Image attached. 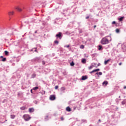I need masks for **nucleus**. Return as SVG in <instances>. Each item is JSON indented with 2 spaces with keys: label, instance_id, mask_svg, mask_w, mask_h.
<instances>
[{
  "label": "nucleus",
  "instance_id": "37998d69",
  "mask_svg": "<svg viewBox=\"0 0 126 126\" xmlns=\"http://www.w3.org/2000/svg\"><path fill=\"white\" fill-rule=\"evenodd\" d=\"M64 47L65 48H69V45H65Z\"/></svg>",
  "mask_w": 126,
  "mask_h": 126
},
{
  "label": "nucleus",
  "instance_id": "680f3d73",
  "mask_svg": "<svg viewBox=\"0 0 126 126\" xmlns=\"http://www.w3.org/2000/svg\"><path fill=\"white\" fill-rule=\"evenodd\" d=\"M89 126H93V125H90Z\"/></svg>",
  "mask_w": 126,
  "mask_h": 126
},
{
  "label": "nucleus",
  "instance_id": "09e8293b",
  "mask_svg": "<svg viewBox=\"0 0 126 126\" xmlns=\"http://www.w3.org/2000/svg\"><path fill=\"white\" fill-rule=\"evenodd\" d=\"M5 122H7V120H6L4 122H1V124H4V123H5Z\"/></svg>",
  "mask_w": 126,
  "mask_h": 126
},
{
  "label": "nucleus",
  "instance_id": "a211bd4d",
  "mask_svg": "<svg viewBox=\"0 0 126 126\" xmlns=\"http://www.w3.org/2000/svg\"><path fill=\"white\" fill-rule=\"evenodd\" d=\"M98 50L101 51L102 50L103 46L102 45H98Z\"/></svg>",
  "mask_w": 126,
  "mask_h": 126
},
{
  "label": "nucleus",
  "instance_id": "864d4df0",
  "mask_svg": "<svg viewBox=\"0 0 126 126\" xmlns=\"http://www.w3.org/2000/svg\"><path fill=\"white\" fill-rule=\"evenodd\" d=\"M100 64H100V63H98L97 64V66H99V65H100Z\"/></svg>",
  "mask_w": 126,
  "mask_h": 126
},
{
  "label": "nucleus",
  "instance_id": "c9c22d12",
  "mask_svg": "<svg viewBox=\"0 0 126 126\" xmlns=\"http://www.w3.org/2000/svg\"><path fill=\"white\" fill-rule=\"evenodd\" d=\"M101 118H102V119H105V114L102 115H101Z\"/></svg>",
  "mask_w": 126,
  "mask_h": 126
},
{
  "label": "nucleus",
  "instance_id": "a18cd8bd",
  "mask_svg": "<svg viewBox=\"0 0 126 126\" xmlns=\"http://www.w3.org/2000/svg\"><path fill=\"white\" fill-rule=\"evenodd\" d=\"M82 122H83V123H86V120H82Z\"/></svg>",
  "mask_w": 126,
  "mask_h": 126
},
{
  "label": "nucleus",
  "instance_id": "13d9d810",
  "mask_svg": "<svg viewBox=\"0 0 126 126\" xmlns=\"http://www.w3.org/2000/svg\"><path fill=\"white\" fill-rule=\"evenodd\" d=\"M96 26L94 25V28H96Z\"/></svg>",
  "mask_w": 126,
  "mask_h": 126
},
{
  "label": "nucleus",
  "instance_id": "8fccbe9b",
  "mask_svg": "<svg viewBox=\"0 0 126 126\" xmlns=\"http://www.w3.org/2000/svg\"><path fill=\"white\" fill-rule=\"evenodd\" d=\"M90 11L91 12H92L93 11V9H91L90 10Z\"/></svg>",
  "mask_w": 126,
  "mask_h": 126
},
{
  "label": "nucleus",
  "instance_id": "6e6d98bb",
  "mask_svg": "<svg viewBox=\"0 0 126 126\" xmlns=\"http://www.w3.org/2000/svg\"><path fill=\"white\" fill-rule=\"evenodd\" d=\"M119 65H122V63H119Z\"/></svg>",
  "mask_w": 126,
  "mask_h": 126
},
{
  "label": "nucleus",
  "instance_id": "7ed1b4c3",
  "mask_svg": "<svg viewBox=\"0 0 126 126\" xmlns=\"http://www.w3.org/2000/svg\"><path fill=\"white\" fill-rule=\"evenodd\" d=\"M23 118H24L25 121H26V122H28V121H29V120H30V119H31V118L30 117L29 115H24Z\"/></svg>",
  "mask_w": 126,
  "mask_h": 126
},
{
  "label": "nucleus",
  "instance_id": "338daca9",
  "mask_svg": "<svg viewBox=\"0 0 126 126\" xmlns=\"http://www.w3.org/2000/svg\"><path fill=\"white\" fill-rule=\"evenodd\" d=\"M34 67H37V66H35Z\"/></svg>",
  "mask_w": 126,
  "mask_h": 126
},
{
  "label": "nucleus",
  "instance_id": "c03bdc74",
  "mask_svg": "<svg viewBox=\"0 0 126 126\" xmlns=\"http://www.w3.org/2000/svg\"><path fill=\"white\" fill-rule=\"evenodd\" d=\"M79 33H82L83 32L82 30H79Z\"/></svg>",
  "mask_w": 126,
  "mask_h": 126
},
{
  "label": "nucleus",
  "instance_id": "20e7f679",
  "mask_svg": "<svg viewBox=\"0 0 126 126\" xmlns=\"http://www.w3.org/2000/svg\"><path fill=\"white\" fill-rule=\"evenodd\" d=\"M32 62H37V63H40V57H36L35 58L32 59Z\"/></svg>",
  "mask_w": 126,
  "mask_h": 126
},
{
  "label": "nucleus",
  "instance_id": "f8f14e48",
  "mask_svg": "<svg viewBox=\"0 0 126 126\" xmlns=\"http://www.w3.org/2000/svg\"><path fill=\"white\" fill-rule=\"evenodd\" d=\"M95 74H96V75H98V76H99V75H102V74H103V73H102V72H97L95 73Z\"/></svg>",
  "mask_w": 126,
  "mask_h": 126
},
{
  "label": "nucleus",
  "instance_id": "bb28decb",
  "mask_svg": "<svg viewBox=\"0 0 126 126\" xmlns=\"http://www.w3.org/2000/svg\"><path fill=\"white\" fill-rule=\"evenodd\" d=\"M70 65L71 66H73L74 65V62H72L71 63H70Z\"/></svg>",
  "mask_w": 126,
  "mask_h": 126
},
{
  "label": "nucleus",
  "instance_id": "2f4dec72",
  "mask_svg": "<svg viewBox=\"0 0 126 126\" xmlns=\"http://www.w3.org/2000/svg\"><path fill=\"white\" fill-rule=\"evenodd\" d=\"M41 94L42 95H45V94H46V92L44 91H42V92H41Z\"/></svg>",
  "mask_w": 126,
  "mask_h": 126
},
{
  "label": "nucleus",
  "instance_id": "aec40b11",
  "mask_svg": "<svg viewBox=\"0 0 126 126\" xmlns=\"http://www.w3.org/2000/svg\"><path fill=\"white\" fill-rule=\"evenodd\" d=\"M65 90V88L63 87L61 88V91L63 92V91H64Z\"/></svg>",
  "mask_w": 126,
  "mask_h": 126
},
{
  "label": "nucleus",
  "instance_id": "49530a36",
  "mask_svg": "<svg viewBox=\"0 0 126 126\" xmlns=\"http://www.w3.org/2000/svg\"><path fill=\"white\" fill-rule=\"evenodd\" d=\"M42 64H45V63H46V62H45V61H42Z\"/></svg>",
  "mask_w": 126,
  "mask_h": 126
},
{
  "label": "nucleus",
  "instance_id": "5fc2aeb1",
  "mask_svg": "<svg viewBox=\"0 0 126 126\" xmlns=\"http://www.w3.org/2000/svg\"><path fill=\"white\" fill-rule=\"evenodd\" d=\"M63 74L64 75H66V73H65V72H63Z\"/></svg>",
  "mask_w": 126,
  "mask_h": 126
},
{
  "label": "nucleus",
  "instance_id": "e433bc0d",
  "mask_svg": "<svg viewBox=\"0 0 126 126\" xmlns=\"http://www.w3.org/2000/svg\"><path fill=\"white\" fill-rule=\"evenodd\" d=\"M21 110H25V107H22L20 108Z\"/></svg>",
  "mask_w": 126,
  "mask_h": 126
},
{
  "label": "nucleus",
  "instance_id": "7c9ffc66",
  "mask_svg": "<svg viewBox=\"0 0 126 126\" xmlns=\"http://www.w3.org/2000/svg\"><path fill=\"white\" fill-rule=\"evenodd\" d=\"M97 65V63H92V65H93V66L95 67V66Z\"/></svg>",
  "mask_w": 126,
  "mask_h": 126
},
{
  "label": "nucleus",
  "instance_id": "9b49d317",
  "mask_svg": "<svg viewBox=\"0 0 126 126\" xmlns=\"http://www.w3.org/2000/svg\"><path fill=\"white\" fill-rule=\"evenodd\" d=\"M124 19H125L124 16L121 17L120 18H119V21H123V20H124Z\"/></svg>",
  "mask_w": 126,
  "mask_h": 126
},
{
  "label": "nucleus",
  "instance_id": "69168bd1",
  "mask_svg": "<svg viewBox=\"0 0 126 126\" xmlns=\"http://www.w3.org/2000/svg\"><path fill=\"white\" fill-rule=\"evenodd\" d=\"M37 101H36L35 104H37Z\"/></svg>",
  "mask_w": 126,
  "mask_h": 126
},
{
  "label": "nucleus",
  "instance_id": "a878e982",
  "mask_svg": "<svg viewBox=\"0 0 126 126\" xmlns=\"http://www.w3.org/2000/svg\"><path fill=\"white\" fill-rule=\"evenodd\" d=\"M2 62H6V58H3L1 60Z\"/></svg>",
  "mask_w": 126,
  "mask_h": 126
},
{
  "label": "nucleus",
  "instance_id": "cd10ccee",
  "mask_svg": "<svg viewBox=\"0 0 126 126\" xmlns=\"http://www.w3.org/2000/svg\"><path fill=\"white\" fill-rule=\"evenodd\" d=\"M94 72H96V71H95V69H94V70H93V71L90 72V73L91 74H92V73H93Z\"/></svg>",
  "mask_w": 126,
  "mask_h": 126
},
{
  "label": "nucleus",
  "instance_id": "9d476101",
  "mask_svg": "<svg viewBox=\"0 0 126 126\" xmlns=\"http://www.w3.org/2000/svg\"><path fill=\"white\" fill-rule=\"evenodd\" d=\"M66 110L67 112H70L71 111V109L70 108V107H69V106H68V107H66Z\"/></svg>",
  "mask_w": 126,
  "mask_h": 126
},
{
  "label": "nucleus",
  "instance_id": "6e6552de",
  "mask_svg": "<svg viewBox=\"0 0 126 126\" xmlns=\"http://www.w3.org/2000/svg\"><path fill=\"white\" fill-rule=\"evenodd\" d=\"M110 61H111V58H109L107 60H105V61H104L105 65H106L107 64V63H108V62H110Z\"/></svg>",
  "mask_w": 126,
  "mask_h": 126
},
{
  "label": "nucleus",
  "instance_id": "72a5a7b5",
  "mask_svg": "<svg viewBox=\"0 0 126 126\" xmlns=\"http://www.w3.org/2000/svg\"><path fill=\"white\" fill-rule=\"evenodd\" d=\"M80 49H84V45H82L80 46Z\"/></svg>",
  "mask_w": 126,
  "mask_h": 126
},
{
  "label": "nucleus",
  "instance_id": "f3484780",
  "mask_svg": "<svg viewBox=\"0 0 126 126\" xmlns=\"http://www.w3.org/2000/svg\"><path fill=\"white\" fill-rule=\"evenodd\" d=\"M107 84H108V81H104L102 83V85H107Z\"/></svg>",
  "mask_w": 126,
  "mask_h": 126
},
{
  "label": "nucleus",
  "instance_id": "4be33fe9",
  "mask_svg": "<svg viewBox=\"0 0 126 126\" xmlns=\"http://www.w3.org/2000/svg\"><path fill=\"white\" fill-rule=\"evenodd\" d=\"M37 89H39V87H34V88H32V90H34V91L37 90Z\"/></svg>",
  "mask_w": 126,
  "mask_h": 126
},
{
  "label": "nucleus",
  "instance_id": "f257e3e1",
  "mask_svg": "<svg viewBox=\"0 0 126 126\" xmlns=\"http://www.w3.org/2000/svg\"><path fill=\"white\" fill-rule=\"evenodd\" d=\"M109 38H111V37L110 36H106L102 38L100 41L101 44H102V45H107L109 44Z\"/></svg>",
  "mask_w": 126,
  "mask_h": 126
},
{
  "label": "nucleus",
  "instance_id": "6ab92c4d",
  "mask_svg": "<svg viewBox=\"0 0 126 126\" xmlns=\"http://www.w3.org/2000/svg\"><path fill=\"white\" fill-rule=\"evenodd\" d=\"M4 54L5 56H8V55H9V53L7 51H5Z\"/></svg>",
  "mask_w": 126,
  "mask_h": 126
},
{
  "label": "nucleus",
  "instance_id": "b1692460",
  "mask_svg": "<svg viewBox=\"0 0 126 126\" xmlns=\"http://www.w3.org/2000/svg\"><path fill=\"white\" fill-rule=\"evenodd\" d=\"M54 43H55L56 45H59V41H58V40H55V41H54Z\"/></svg>",
  "mask_w": 126,
  "mask_h": 126
},
{
  "label": "nucleus",
  "instance_id": "423d86ee",
  "mask_svg": "<svg viewBox=\"0 0 126 126\" xmlns=\"http://www.w3.org/2000/svg\"><path fill=\"white\" fill-rule=\"evenodd\" d=\"M122 48L123 49V50H124V51H126V42L124 43L122 45Z\"/></svg>",
  "mask_w": 126,
  "mask_h": 126
},
{
  "label": "nucleus",
  "instance_id": "0eeeda50",
  "mask_svg": "<svg viewBox=\"0 0 126 126\" xmlns=\"http://www.w3.org/2000/svg\"><path fill=\"white\" fill-rule=\"evenodd\" d=\"M87 78H88V77L87 76V75H85V76H82L81 80H86V79H87Z\"/></svg>",
  "mask_w": 126,
  "mask_h": 126
},
{
  "label": "nucleus",
  "instance_id": "a19ab883",
  "mask_svg": "<svg viewBox=\"0 0 126 126\" xmlns=\"http://www.w3.org/2000/svg\"><path fill=\"white\" fill-rule=\"evenodd\" d=\"M61 121H64V119L63 118V117H62L61 118Z\"/></svg>",
  "mask_w": 126,
  "mask_h": 126
},
{
  "label": "nucleus",
  "instance_id": "f704fd0d",
  "mask_svg": "<svg viewBox=\"0 0 126 126\" xmlns=\"http://www.w3.org/2000/svg\"><path fill=\"white\" fill-rule=\"evenodd\" d=\"M15 118V115H11V119H14Z\"/></svg>",
  "mask_w": 126,
  "mask_h": 126
},
{
  "label": "nucleus",
  "instance_id": "4468645a",
  "mask_svg": "<svg viewBox=\"0 0 126 126\" xmlns=\"http://www.w3.org/2000/svg\"><path fill=\"white\" fill-rule=\"evenodd\" d=\"M32 52H36V53H38L37 51V48H33L31 50Z\"/></svg>",
  "mask_w": 126,
  "mask_h": 126
},
{
  "label": "nucleus",
  "instance_id": "ddd939ff",
  "mask_svg": "<svg viewBox=\"0 0 126 126\" xmlns=\"http://www.w3.org/2000/svg\"><path fill=\"white\" fill-rule=\"evenodd\" d=\"M22 95H23V93L21 92H19L18 93V96H22Z\"/></svg>",
  "mask_w": 126,
  "mask_h": 126
},
{
  "label": "nucleus",
  "instance_id": "2eb2a0df",
  "mask_svg": "<svg viewBox=\"0 0 126 126\" xmlns=\"http://www.w3.org/2000/svg\"><path fill=\"white\" fill-rule=\"evenodd\" d=\"M82 63H86V59H82Z\"/></svg>",
  "mask_w": 126,
  "mask_h": 126
},
{
  "label": "nucleus",
  "instance_id": "1a4fd4ad",
  "mask_svg": "<svg viewBox=\"0 0 126 126\" xmlns=\"http://www.w3.org/2000/svg\"><path fill=\"white\" fill-rule=\"evenodd\" d=\"M29 111L30 112V113H33V112H34V108H29Z\"/></svg>",
  "mask_w": 126,
  "mask_h": 126
},
{
  "label": "nucleus",
  "instance_id": "c85d7f7f",
  "mask_svg": "<svg viewBox=\"0 0 126 126\" xmlns=\"http://www.w3.org/2000/svg\"><path fill=\"white\" fill-rule=\"evenodd\" d=\"M49 120V117L48 116L45 117V121H48Z\"/></svg>",
  "mask_w": 126,
  "mask_h": 126
},
{
  "label": "nucleus",
  "instance_id": "dca6fc26",
  "mask_svg": "<svg viewBox=\"0 0 126 126\" xmlns=\"http://www.w3.org/2000/svg\"><path fill=\"white\" fill-rule=\"evenodd\" d=\"M16 9H17L18 10V11H22V9H21L19 7H17L16 8Z\"/></svg>",
  "mask_w": 126,
  "mask_h": 126
},
{
  "label": "nucleus",
  "instance_id": "603ef678",
  "mask_svg": "<svg viewBox=\"0 0 126 126\" xmlns=\"http://www.w3.org/2000/svg\"><path fill=\"white\" fill-rule=\"evenodd\" d=\"M3 58H4L3 56H0V59H3Z\"/></svg>",
  "mask_w": 126,
  "mask_h": 126
},
{
  "label": "nucleus",
  "instance_id": "bf43d9fd",
  "mask_svg": "<svg viewBox=\"0 0 126 126\" xmlns=\"http://www.w3.org/2000/svg\"><path fill=\"white\" fill-rule=\"evenodd\" d=\"M124 89H126V86H125V87H124Z\"/></svg>",
  "mask_w": 126,
  "mask_h": 126
},
{
  "label": "nucleus",
  "instance_id": "473e14b6",
  "mask_svg": "<svg viewBox=\"0 0 126 126\" xmlns=\"http://www.w3.org/2000/svg\"><path fill=\"white\" fill-rule=\"evenodd\" d=\"M116 33H120V29H116Z\"/></svg>",
  "mask_w": 126,
  "mask_h": 126
},
{
  "label": "nucleus",
  "instance_id": "e2e57ef3",
  "mask_svg": "<svg viewBox=\"0 0 126 126\" xmlns=\"http://www.w3.org/2000/svg\"><path fill=\"white\" fill-rule=\"evenodd\" d=\"M34 33H37V31H35V32H34Z\"/></svg>",
  "mask_w": 126,
  "mask_h": 126
},
{
  "label": "nucleus",
  "instance_id": "de8ad7c7",
  "mask_svg": "<svg viewBox=\"0 0 126 126\" xmlns=\"http://www.w3.org/2000/svg\"><path fill=\"white\" fill-rule=\"evenodd\" d=\"M112 24H116V21L112 22Z\"/></svg>",
  "mask_w": 126,
  "mask_h": 126
},
{
  "label": "nucleus",
  "instance_id": "4d7b16f0",
  "mask_svg": "<svg viewBox=\"0 0 126 126\" xmlns=\"http://www.w3.org/2000/svg\"><path fill=\"white\" fill-rule=\"evenodd\" d=\"M31 93H33L32 89L31 90Z\"/></svg>",
  "mask_w": 126,
  "mask_h": 126
},
{
  "label": "nucleus",
  "instance_id": "052dcab7",
  "mask_svg": "<svg viewBox=\"0 0 126 126\" xmlns=\"http://www.w3.org/2000/svg\"><path fill=\"white\" fill-rule=\"evenodd\" d=\"M78 25H80V23H78Z\"/></svg>",
  "mask_w": 126,
  "mask_h": 126
},
{
  "label": "nucleus",
  "instance_id": "412c9836",
  "mask_svg": "<svg viewBox=\"0 0 126 126\" xmlns=\"http://www.w3.org/2000/svg\"><path fill=\"white\" fill-rule=\"evenodd\" d=\"M36 77V74L33 73L32 75V78H35Z\"/></svg>",
  "mask_w": 126,
  "mask_h": 126
},
{
  "label": "nucleus",
  "instance_id": "393cba45",
  "mask_svg": "<svg viewBox=\"0 0 126 126\" xmlns=\"http://www.w3.org/2000/svg\"><path fill=\"white\" fill-rule=\"evenodd\" d=\"M126 103V100H124L122 102V105H125V104Z\"/></svg>",
  "mask_w": 126,
  "mask_h": 126
},
{
  "label": "nucleus",
  "instance_id": "58836bf2",
  "mask_svg": "<svg viewBox=\"0 0 126 126\" xmlns=\"http://www.w3.org/2000/svg\"><path fill=\"white\" fill-rule=\"evenodd\" d=\"M111 117L112 118V119H114V118H115V114H113L112 115H111Z\"/></svg>",
  "mask_w": 126,
  "mask_h": 126
},
{
  "label": "nucleus",
  "instance_id": "c756f323",
  "mask_svg": "<svg viewBox=\"0 0 126 126\" xmlns=\"http://www.w3.org/2000/svg\"><path fill=\"white\" fill-rule=\"evenodd\" d=\"M93 67H94V66L92 65L91 66H90L89 67V69H92V68H93Z\"/></svg>",
  "mask_w": 126,
  "mask_h": 126
},
{
  "label": "nucleus",
  "instance_id": "0e129e2a",
  "mask_svg": "<svg viewBox=\"0 0 126 126\" xmlns=\"http://www.w3.org/2000/svg\"><path fill=\"white\" fill-rule=\"evenodd\" d=\"M69 50H71V48H69Z\"/></svg>",
  "mask_w": 126,
  "mask_h": 126
},
{
  "label": "nucleus",
  "instance_id": "39448f33",
  "mask_svg": "<svg viewBox=\"0 0 126 126\" xmlns=\"http://www.w3.org/2000/svg\"><path fill=\"white\" fill-rule=\"evenodd\" d=\"M49 99L51 100V101H54V100H56V96H55V95H51Z\"/></svg>",
  "mask_w": 126,
  "mask_h": 126
},
{
  "label": "nucleus",
  "instance_id": "774afa93",
  "mask_svg": "<svg viewBox=\"0 0 126 126\" xmlns=\"http://www.w3.org/2000/svg\"><path fill=\"white\" fill-rule=\"evenodd\" d=\"M119 98H121V96H119Z\"/></svg>",
  "mask_w": 126,
  "mask_h": 126
},
{
  "label": "nucleus",
  "instance_id": "ea45409f",
  "mask_svg": "<svg viewBox=\"0 0 126 126\" xmlns=\"http://www.w3.org/2000/svg\"><path fill=\"white\" fill-rule=\"evenodd\" d=\"M59 88V86H56L55 87V89L56 90L58 89Z\"/></svg>",
  "mask_w": 126,
  "mask_h": 126
},
{
  "label": "nucleus",
  "instance_id": "5701e85b",
  "mask_svg": "<svg viewBox=\"0 0 126 126\" xmlns=\"http://www.w3.org/2000/svg\"><path fill=\"white\" fill-rule=\"evenodd\" d=\"M13 13H14V12L12 11V12H9L8 13V14H9V15H13Z\"/></svg>",
  "mask_w": 126,
  "mask_h": 126
},
{
  "label": "nucleus",
  "instance_id": "f03ea898",
  "mask_svg": "<svg viewBox=\"0 0 126 126\" xmlns=\"http://www.w3.org/2000/svg\"><path fill=\"white\" fill-rule=\"evenodd\" d=\"M55 37H56L57 39H60V40H62V38H63V33L61 32H59L58 33L56 34Z\"/></svg>",
  "mask_w": 126,
  "mask_h": 126
},
{
  "label": "nucleus",
  "instance_id": "3c124183",
  "mask_svg": "<svg viewBox=\"0 0 126 126\" xmlns=\"http://www.w3.org/2000/svg\"><path fill=\"white\" fill-rule=\"evenodd\" d=\"M98 123H101V119L98 120Z\"/></svg>",
  "mask_w": 126,
  "mask_h": 126
},
{
  "label": "nucleus",
  "instance_id": "4c0bfd02",
  "mask_svg": "<svg viewBox=\"0 0 126 126\" xmlns=\"http://www.w3.org/2000/svg\"><path fill=\"white\" fill-rule=\"evenodd\" d=\"M95 72H96V71H100V69H99V68L95 69Z\"/></svg>",
  "mask_w": 126,
  "mask_h": 126
},
{
  "label": "nucleus",
  "instance_id": "79ce46f5",
  "mask_svg": "<svg viewBox=\"0 0 126 126\" xmlns=\"http://www.w3.org/2000/svg\"><path fill=\"white\" fill-rule=\"evenodd\" d=\"M89 17H90V16H87V17H86V19H89Z\"/></svg>",
  "mask_w": 126,
  "mask_h": 126
}]
</instances>
